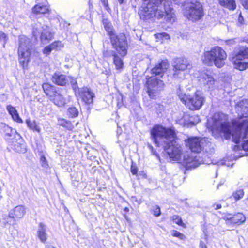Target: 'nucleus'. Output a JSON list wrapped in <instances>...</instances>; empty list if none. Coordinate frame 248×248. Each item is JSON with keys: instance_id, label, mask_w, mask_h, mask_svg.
<instances>
[{"instance_id": "f257e3e1", "label": "nucleus", "mask_w": 248, "mask_h": 248, "mask_svg": "<svg viewBox=\"0 0 248 248\" xmlns=\"http://www.w3.org/2000/svg\"><path fill=\"white\" fill-rule=\"evenodd\" d=\"M227 116L220 112L214 114L212 118V130L217 132L223 133L226 136H232L235 143L243 141L242 148L248 151V118L243 117L232 122L233 129L227 122Z\"/></svg>"}, {"instance_id": "f03ea898", "label": "nucleus", "mask_w": 248, "mask_h": 248, "mask_svg": "<svg viewBox=\"0 0 248 248\" xmlns=\"http://www.w3.org/2000/svg\"><path fill=\"white\" fill-rule=\"evenodd\" d=\"M151 134L155 144L157 146H162L170 158L173 160H182L181 147L176 144V135L173 129L156 125L152 129Z\"/></svg>"}, {"instance_id": "7ed1b4c3", "label": "nucleus", "mask_w": 248, "mask_h": 248, "mask_svg": "<svg viewBox=\"0 0 248 248\" xmlns=\"http://www.w3.org/2000/svg\"><path fill=\"white\" fill-rule=\"evenodd\" d=\"M227 55L225 50L219 46H215L210 50L204 52L202 56V62L208 66L215 65L217 68H221L225 65Z\"/></svg>"}, {"instance_id": "20e7f679", "label": "nucleus", "mask_w": 248, "mask_h": 248, "mask_svg": "<svg viewBox=\"0 0 248 248\" xmlns=\"http://www.w3.org/2000/svg\"><path fill=\"white\" fill-rule=\"evenodd\" d=\"M162 5L155 6L152 2H148L147 4H143L139 11V15L140 19L147 20L155 17L160 19L166 16L165 11L163 10Z\"/></svg>"}, {"instance_id": "39448f33", "label": "nucleus", "mask_w": 248, "mask_h": 248, "mask_svg": "<svg viewBox=\"0 0 248 248\" xmlns=\"http://www.w3.org/2000/svg\"><path fill=\"white\" fill-rule=\"evenodd\" d=\"M42 88L46 94L56 105L60 107L65 105L66 101L65 90L56 88L48 83H44Z\"/></svg>"}, {"instance_id": "423d86ee", "label": "nucleus", "mask_w": 248, "mask_h": 248, "mask_svg": "<svg viewBox=\"0 0 248 248\" xmlns=\"http://www.w3.org/2000/svg\"><path fill=\"white\" fill-rule=\"evenodd\" d=\"M177 94L181 100L189 109L198 110L203 105L204 98L200 91H197L192 96L186 95L180 89Z\"/></svg>"}, {"instance_id": "0eeeda50", "label": "nucleus", "mask_w": 248, "mask_h": 248, "mask_svg": "<svg viewBox=\"0 0 248 248\" xmlns=\"http://www.w3.org/2000/svg\"><path fill=\"white\" fill-rule=\"evenodd\" d=\"M106 31L109 33L111 44L117 52L124 57L127 54V42L126 37L123 33L116 35L110 27L105 26Z\"/></svg>"}, {"instance_id": "6e6552de", "label": "nucleus", "mask_w": 248, "mask_h": 248, "mask_svg": "<svg viewBox=\"0 0 248 248\" xmlns=\"http://www.w3.org/2000/svg\"><path fill=\"white\" fill-rule=\"evenodd\" d=\"M31 46L29 38L22 36L19 38V46L18 50V59L23 68L27 66L30 61Z\"/></svg>"}, {"instance_id": "1a4fd4ad", "label": "nucleus", "mask_w": 248, "mask_h": 248, "mask_svg": "<svg viewBox=\"0 0 248 248\" xmlns=\"http://www.w3.org/2000/svg\"><path fill=\"white\" fill-rule=\"evenodd\" d=\"M186 146L193 152L200 153L211 145L205 138L191 137L185 140Z\"/></svg>"}, {"instance_id": "9d476101", "label": "nucleus", "mask_w": 248, "mask_h": 248, "mask_svg": "<svg viewBox=\"0 0 248 248\" xmlns=\"http://www.w3.org/2000/svg\"><path fill=\"white\" fill-rule=\"evenodd\" d=\"M185 10L187 18L192 21L199 20L204 16L202 5L198 1L187 3L185 6Z\"/></svg>"}, {"instance_id": "9b49d317", "label": "nucleus", "mask_w": 248, "mask_h": 248, "mask_svg": "<svg viewBox=\"0 0 248 248\" xmlns=\"http://www.w3.org/2000/svg\"><path fill=\"white\" fill-rule=\"evenodd\" d=\"M232 61L235 68L244 70L248 68V48L243 47L236 52Z\"/></svg>"}, {"instance_id": "f8f14e48", "label": "nucleus", "mask_w": 248, "mask_h": 248, "mask_svg": "<svg viewBox=\"0 0 248 248\" xmlns=\"http://www.w3.org/2000/svg\"><path fill=\"white\" fill-rule=\"evenodd\" d=\"M164 86L163 81L155 78L154 76L147 78V93L151 98L155 97L163 90Z\"/></svg>"}, {"instance_id": "ddd939ff", "label": "nucleus", "mask_w": 248, "mask_h": 248, "mask_svg": "<svg viewBox=\"0 0 248 248\" xmlns=\"http://www.w3.org/2000/svg\"><path fill=\"white\" fill-rule=\"evenodd\" d=\"M37 32L40 33V40L42 43L47 44L53 38V33L47 26H42L41 28H36L33 30V33L37 36Z\"/></svg>"}, {"instance_id": "4468645a", "label": "nucleus", "mask_w": 248, "mask_h": 248, "mask_svg": "<svg viewBox=\"0 0 248 248\" xmlns=\"http://www.w3.org/2000/svg\"><path fill=\"white\" fill-rule=\"evenodd\" d=\"M225 223L228 226L234 227L235 225H239L246 220L245 216L241 213H238L235 215L228 214L223 217Z\"/></svg>"}, {"instance_id": "2eb2a0df", "label": "nucleus", "mask_w": 248, "mask_h": 248, "mask_svg": "<svg viewBox=\"0 0 248 248\" xmlns=\"http://www.w3.org/2000/svg\"><path fill=\"white\" fill-rule=\"evenodd\" d=\"M174 72L173 76L174 77H179L181 72L190 69L191 65L189 62L186 59L178 58L175 62V64L173 66Z\"/></svg>"}, {"instance_id": "dca6fc26", "label": "nucleus", "mask_w": 248, "mask_h": 248, "mask_svg": "<svg viewBox=\"0 0 248 248\" xmlns=\"http://www.w3.org/2000/svg\"><path fill=\"white\" fill-rule=\"evenodd\" d=\"M78 95L86 104H91L93 103L94 94L88 87H84L78 89Z\"/></svg>"}, {"instance_id": "f3484780", "label": "nucleus", "mask_w": 248, "mask_h": 248, "mask_svg": "<svg viewBox=\"0 0 248 248\" xmlns=\"http://www.w3.org/2000/svg\"><path fill=\"white\" fill-rule=\"evenodd\" d=\"M183 160L186 165V168L188 169L196 168L202 162V160L197 156H189L187 155V157H186V155H184Z\"/></svg>"}, {"instance_id": "a211bd4d", "label": "nucleus", "mask_w": 248, "mask_h": 248, "mask_svg": "<svg viewBox=\"0 0 248 248\" xmlns=\"http://www.w3.org/2000/svg\"><path fill=\"white\" fill-rule=\"evenodd\" d=\"M169 67V64L167 61L163 60L160 63H158L152 69V74L155 76L162 77L164 72Z\"/></svg>"}, {"instance_id": "6ab92c4d", "label": "nucleus", "mask_w": 248, "mask_h": 248, "mask_svg": "<svg viewBox=\"0 0 248 248\" xmlns=\"http://www.w3.org/2000/svg\"><path fill=\"white\" fill-rule=\"evenodd\" d=\"M47 229L48 228L46 225L42 222L38 223L36 235L40 241L43 243H45L47 239Z\"/></svg>"}, {"instance_id": "aec40b11", "label": "nucleus", "mask_w": 248, "mask_h": 248, "mask_svg": "<svg viewBox=\"0 0 248 248\" xmlns=\"http://www.w3.org/2000/svg\"><path fill=\"white\" fill-rule=\"evenodd\" d=\"M70 79V77L66 76L60 72L55 73L52 77V82L59 86H65Z\"/></svg>"}, {"instance_id": "412c9836", "label": "nucleus", "mask_w": 248, "mask_h": 248, "mask_svg": "<svg viewBox=\"0 0 248 248\" xmlns=\"http://www.w3.org/2000/svg\"><path fill=\"white\" fill-rule=\"evenodd\" d=\"M202 82L206 85L209 89H212L215 84V80L212 73L209 71L204 72L201 74Z\"/></svg>"}, {"instance_id": "4be33fe9", "label": "nucleus", "mask_w": 248, "mask_h": 248, "mask_svg": "<svg viewBox=\"0 0 248 248\" xmlns=\"http://www.w3.org/2000/svg\"><path fill=\"white\" fill-rule=\"evenodd\" d=\"M26 213V208L24 206L18 205L15 207L9 212V217L15 220L22 218Z\"/></svg>"}, {"instance_id": "5701e85b", "label": "nucleus", "mask_w": 248, "mask_h": 248, "mask_svg": "<svg viewBox=\"0 0 248 248\" xmlns=\"http://www.w3.org/2000/svg\"><path fill=\"white\" fill-rule=\"evenodd\" d=\"M18 139L16 140L11 141V148L16 152L25 153L26 151V145L19 135H17Z\"/></svg>"}, {"instance_id": "b1692460", "label": "nucleus", "mask_w": 248, "mask_h": 248, "mask_svg": "<svg viewBox=\"0 0 248 248\" xmlns=\"http://www.w3.org/2000/svg\"><path fill=\"white\" fill-rule=\"evenodd\" d=\"M219 4L222 7L231 10L236 9V5L234 0H218Z\"/></svg>"}, {"instance_id": "393cba45", "label": "nucleus", "mask_w": 248, "mask_h": 248, "mask_svg": "<svg viewBox=\"0 0 248 248\" xmlns=\"http://www.w3.org/2000/svg\"><path fill=\"white\" fill-rule=\"evenodd\" d=\"M219 4L222 7L231 10L236 9V5L234 0H218Z\"/></svg>"}, {"instance_id": "a878e982", "label": "nucleus", "mask_w": 248, "mask_h": 248, "mask_svg": "<svg viewBox=\"0 0 248 248\" xmlns=\"http://www.w3.org/2000/svg\"><path fill=\"white\" fill-rule=\"evenodd\" d=\"M7 109L15 121L18 123L22 122V119L20 118L19 114L15 107L11 105H8L7 107Z\"/></svg>"}, {"instance_id": "bb28decb", "label": "nucleus", "mask_w": 248, "mask_h": 248, "mask_svg": "<svg viewBox=\"0 0 248 248\" xmlns=\"http://www.w3.org/2000/svg\"><path fill=\"white\" fill-rule=\"evenodd\" d=\"M32 12L35 14H44L47 13L49 11V9L47 5L37 4L32 8Z\"/></svg>"}, {"instance_id": "cd10ccee", "label": "nucleus", "mask_w": 248, "mask_h": 248, "mask_svg": "<svg viewBox=\"0 0 248 248\" xmlns=\"http://www.w3.org/2000/svg\"><path fill=\"white\" fill-rule=\"evenodd\" d=\"M58 124L69 130H72L74 128L73 125L69 121L63 118H60L58 119Z\"/></svg>"}, {"instance_id": "c85d7f7f", "label": "nucleus", "mask_w": 248, "mask_h": 248, "mask_svg": "<svg viewBox=\"0 0 248 248\" xmlns=\"http://www.w3.org/2000/svg\"><path fill=\"white\" fill-rule=\"evenodd\" d=\"M0 128L1 132L4 133L8 136H11L14 132V130L11 129L8 125L2 123L0 124Z\"/></svg>"}, {"instance_id": "c756f323", "label": "nucleus", "mask_w": 248, "mask_h": 248, "mask_svg": "<svg viewBox=\"0 0 248 248\" xmlns=\"http://www.w3.org/2000/svg\"><path fill=\"white\" fill-rule=\"evenodd\" d=\"M113 62L117 69L123 68L124 65L123 62L117 54L113 57Z\"/></svg>"}, {"instance_id": "7c9ffc66", "label": "nucleus", "mask_w": 248, "mask_h": 248, "mask_svg": "<svg viewBox=\"0 0 248 248\" xmlns=\"http://www.w3.org/2000/svg\"><path fill=\"white\" fill-rule=\"evenodd\" d=\"M67 114L69 117L74 118L78 117V111L76 107H71L68 108Z\"/></svg>"}, {"instance_id": "2f4dec72", "label": "nucleus", "mask_w": 248, "mask_h": 248, "mask_svg": "<svg viewBox=\"0 0 248 248\" xmlns=\"http://www.w3.org/2000/svg\"><path fill=\"white\" fill-rule=\"evenodd\" d=\"M27 124L28 126V127L31 129V130L33 131H37L38 132H39L40 131V129L39 127L38 126V125L36 124L35 121H27Z\"/></svg>"}, {"instance_id": "473e14b6", "label": "nucleus", "mask_w": 248, "mask_h": 248, "mask_svg": "<svg viewBox=\"0 0 248 248\" xmlns=\"http://www.w3.org/2000/svg\"><path fill=\"white\" fill-rule=\"evenodd\" d=\"M69 82H70L73 90L75 91L76 95H78V89L79 88L78 87L77 81L73 78L70 77Z\"/></svg>"}, {"instance_id": "72a5a7b5", "label": "nucleus", "mask_w": 248, "mask_h": 248, "mask_svg": "<svg viewBox=\"0 0 248 248\" xmlns=\"http://www.w3.org/2000/svg\"><path fill=\"white\" fill-rule=\"evenodd\" d=\"M244 194V192L243 190L239 189L233 193L232 196L236 200H239L243 197Z\"/></svg>"}, {"instance_id": "f704fd0d", "label": "nucleus", "mask_w": 248, "mask_h": 248, "mask_svg": "<svg viewBox=\"0 0 248 248\" xmlns=\"http://www.w3.org/2000/svg\"><path fill=\"white\" fill-rule=\"evenodd\" d=\"M51 45L53 48V50H60L63 47V45L61 41H59L54 42L53 43L51 44Z\"/></svg>"}, {"instance_id": "c9c22d12", "label": "nucleus", "mask_w": 248, "mask_h": 248, "mask_svg": "<svg viewBox=\"0 0 248 248\" xmlns=\"http://www.w3.org/2000/svg\"><path fill=\"white\" fill-rule=\"evenodd\" d=\"M40 163L42 167L45 169L49 168L48 164L47 163V160L44 155H41L40 157Z\"/></svg>"}, {"instance_id": "e433bc0d", "label": "nucleus", "mask_w": 248, "mask_h": 248, "mask_svg": "<svg viewBox=\"0 0 248 248\" xmlns=\"http://www.w3.org/2000/svg\"><path fill=\"white\" fill-rule=\"evenodd\" d=\"M172 220L176 224L180 226H184L181 217L177 215H174L172 217Z\"/></svg>"}, {"instance_id": "4c0bfd02", "label": "nucleus", "mask_w": 248, "mask_h": 248, "mask_svg": "<svg viewBox=\"0 0 248 248\" xmlns=\"http://www.w3.org/2000/svg\"><path fill=\"white\" fill-rule=\"evenodd\" d=\"M172 235L174 237H178L181 240H184L185 239V236L179 232L175 230L173 231Z\"/></svg>"}, {"instance_id": "58836bf2", "label": "nucleus", "mask_w": 248, "mask_h": 248, "mask_svg": "<svg viewBox=\"0 0 248 248\" xmlns=\"http://www.w3.org/2000/svg\"><path fill=\"white\" fill-rule=\"evenodd\" d=\"M103 54L104 57L109 58L111 56L114 57L116 53L113 50H106L103 51Z\"/></svg>"}, {"instance_id": "ea45409f", "label": "nucleus", "mask_w": 248, "mask_h": 248, "mask_svg": "<svg viewBox=\"0 0 248 248\" xmlns=\"http://www.w3.org/2000/svg\"><path fill=\"white\" fill-rule=\"evenodd\" d=\"M7 40V35L6 34H5L4 32L0 31V41H1L3 42V47H5V45L6 43V42Z\"/></svg>"}, {"instance_id": "a19ab883", "label": "nucleus", "mask_w": 248, "mask_h": 248, "mask_svg": "<svg viewBox=\"0 0 248 248\" xmlns=\"http://www.w3.org/2000/svg\"><path fill=\"white\" fill-rule=\"evenodd\" d=\"M52 50H53V48L50 44L45 47V48L43 50V53L46 56H47L50 53V52H51V51Z\"/></svg>"}, {"instance_id": "79ce46f5", "label": "nucleus", "mask_w": 248, "mask_h": 248, "mask_svg": "<svg viewBox=\"0 0 248 248\" xmlns=\"http://www.w3.org/2000/svg\"><path fill=\"white\" fill-rule=\"evenodd\" d=\"M161 214L160 208L158 206H155V209L154 211V215L155 217H158Z\"/></svg>"}, {"instance_id": "37998d69", "label": "nucleus", "mask_w": 248, "mask_h": 248, "mask_svg": "<svg viewBox=\"0 0 248 248\" xmlns=\"http://www.w3.org/2000/svg\"><path fill=\"white\" fill-rule=\"evenodd\" d=\"M100 0L106 10H107V11L110 10V9L108 6V0Z\"/></svg>"}, {"instance_id": "c03bdc74", "label": "nucleus", "mask_w": 248, "mask_h": 248, "mask_svg": "<svg viewBox=\"0 0 248 248\" xmlns=\"http://www.w3.org/2000/svg\"><path fill=\"white\" fill-rule=\"evenodd\" d=\"M11 218L9 217V214L8 215L7 214H4L2 216V219L4 220V223L5 224L6 223H8L9 222V218Z\"/></svg>"}, {"instance_id": "a18cd8bd", "label": "nucleus", "mask_w": 248, "mask_h": 248, "mask_svg": "<svg viewBox=\"0 0 248 248\" xmlns=\"http://www.w3.org/2000/svg\"><path fill=\"white\" fill-rule=\"evenodd\" d=\"M131 172L134 175L136 174L138 172V169L137 167L132 165L131 168Z\"/></svg>"}, {"instance_id": "49530a36", "label": "nucleus", "mask_w": 248, "mask_h": 248, "mask_svg": "<svg viewBox=\"0 0 248 248\" xmlns=\"http://www.w3.org/2000/svg\"><path fill=\"white\" fill-rule=\"evenodd\" d=\"M243 6L246 9H248V0H240Z\"/></svg>"}, {"instance_id": "de8ad7c7", "label": "nucleus", "mask_w": 248, "mask_h": 248, "mask_svg": "<svg viewBox=\"0 0 248 248\" xmlns=\"http://www.w3.org/2000/svg\"><path fill=\"white\" fill-rule=\"evenodd\" d=\"M148 148L150 149V150H151V152L152 153V154L153 155H156L158 157V156L157 155V154L155 153V151L154 150V148L152 147V146H151V145L149 144L148 145Z\"/></svg>"}, {"instance_id": "09e8293b", "label": "nucleus", "mask_w": 248, "mask_h": 248, "mask_svg": "<svg viewBox=\"0 0 248 248\" xmlns=\"http://www.w3.org/2000/svg\"><path fill=\"white\" fill-rule=\"evenodd\" d=\"M226 42L228 44H230V45H232V44L235 43V41L234 39L228 40H227Z\"/></svg>"}, {"instance_id": "8fccbe9b", "label": "nucleus", "mask_w": 248, "mask_h": 248, "mask_svg": "<svg viewBox=\"0 0 248 248\" xmlns=\"http://www.w3.org/2000/svg\"><path fill=\"white\" fill-rule=\"evenodd\" d=\"M200 248H207L206 245L202 241L200 242Z\"/></svg>"}, {"instance_id": "3c124183", "label": "nucleus", "mask_w": 248, "mask_h": 248, "mask_svg": "<svg viewBox=\"0 0 248 248\" xmlns=\"http://www.w3.org/2000/svg\"><path fill=\"white\" fill-rule=\"evenodd\" d=\"M213 207L216 210L219 209L221 208V205L220 204H214Z\"/></svg>"}, {"instance_id": "603ef678", "label": "nucleus", "mask_w": 248, "mask_h": 248, "mask_svg": "<svg viewBox=\"0 0 248 248\" xmlns=\"http://www.w3.org/2000/svg\"><path fill=\"white\" fill-rule=\"evenodd\" d=\"M117 0L120 4H122L124 3H126V1H127V0Z\"/></svg>"}, {"instance_id": "864d4df0", "label": "nucleus", "mask_w": 248, "mask_h": 248, "mask_svg": "<svg viewBox=\"0 0 248 248\" xmlns=\"http://www.w3.org/2000/svg\"><path fill=\"white\" fill-rule=\"evenodd\" d=\"M196 118L197 122L196 123L192 122L193 124H194V125L196 124L200 121L199 118L198 116H196Z\"/></svg>"}, {"instance_id": "5fc2aeb1", "label": "nucleus", "mask_w": 248, "mask_h": 248, "mask_svg": "<svg viewBox=\"0 0 248 248\" xmlns=\"http://www.w3.org/2000/svg\"><path fill=\"white\" fill-rule=\"evenodd\" d=\"M124 211L126 213L128 212L129 211V209L127 207H125L124 209Z\"/></svg>"}, {"instance_id": "6e6d98bb", "label": "nucleus", "mask_w": 248, "mask_h": 248, "mask_svg": "<svg viewBox=\"0 0 248 248\" xmlns=\"http://www.w3.org/2000/svg\"><path fill=\"white\" fill-rule=\"evenodd\" d=\"M46 248H55L52 246H47L46 247Z\"/></svg>"}, {"instance_id": "4d7b16f0", "label": "nucleus", "mask_w": 248, "mask_h": 248, "mask_svg": "<svg viewBox=\"0 0 248 248\" xmlns=\"http://www.w3.org/2000/svg\"><path fill=\"white\" fill-rule=\"evenodd\" d=\"M177 0H173L174 2H176Z\"/></svg>"}]
</instances>
